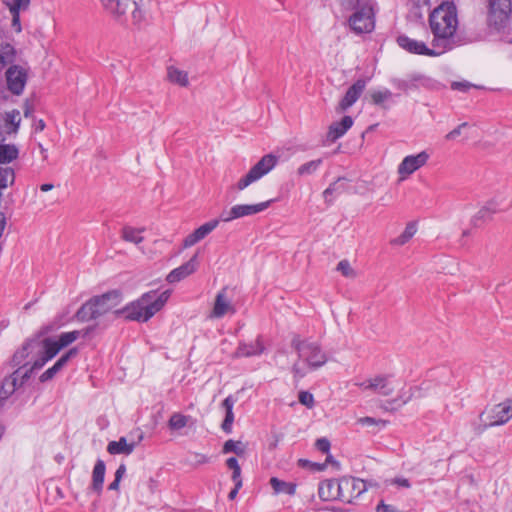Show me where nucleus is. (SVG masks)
<instances>
[{
    "mask_svg": "<svg viewBox=\"0 0 512 512\" xmlns=\"http://www.w3.org/2000/svg\"><path fill=\"white\" fill-rule=\"evenodd\" d=\"M121 301L120 291H108L84 303L76 312V318L85 322L112 312L115 317L124 316L126 320L145 322L160 310V294L157 290L145 293L139 300L122 309H115Z\"/></svg>",
    "mask_w": 512,
    "mask_h": 512,
    "instance_id": "f257e3e1",
    "label": "nucleus"
},
{
    "mask_svg": "<svg viewBox=\"0 0 512 512\" xmlns=\"http://www.w3.org/2000/svg\"><path fill=\"white\" fill-rule=\"evenodd\" d=\"M429 24L433 33L432 47L439 49L441 54L452 48L458 20L456 7L453 4H443L433 10L429 17Z\"/></svg>",
    "mask_w": 512,
    "mask_h": 512,
    "instance_id": "f03ea898",
    "label": "nucleus"
},
{
    "mask_svg": "<svg viewBox=\"0 0 512 512\" xmlns=\"http://www.w3.org/2000/svg\"><path fill=\"white\" fill-rule=\"evenodd\" d=\"M291 347L296 351L299 359L292 367V372L297 378H303L308 370H317L327 363V355L317 341L294 334Z\"/></svg>",
    "mask_w": 512,
    "mask_h": 512,
    "instance_id": "7ed1b4c3",
    "label": "nucleus"
},
{
    "mask_svg": "<svg viewBox=\"0 0 512 512\" xmlns=\"http://www.w3.org/2000/svg\"><path fill=\"white\" fill-rule=\"evenodd\" d=\"M278 158L273 154L264 155L246 175L238 180L235 188L239 191L246 189L249 185L268 174L277 164Z\"/></svg>",
    "mask_w": 512,
    "mask_h": 512,
    "instance_id": "20e7f679",
    "label": "nucleus"
},
{
    "mask_svg": "<svg viewBox=\"0 0 512 512\" xmlns=\"http://www.w3.org/2000/svg\"><path fill=\"white\" fill-rule=\"evenodd\" d=\"M348 25L355 34L370 33L375 28L374 3L364 4L361 8L351 11Z\"/></svg>",
    "mask_w": 512,
    "mask_h": 512,
    "instance_id": "39448f33",
    "label": "nucleus"
},
{
    "mask_svg": "<svg viewBox=\"0 0 512 512\" xmlns=\"http://www.w3.org/2000/svg\"><path fill=\"white\" fill-rule=\"evenodd\" d=\"M511 12V0H488L487 21L495 29L499 30L506 26Z\"/></svg>",
    "mask_w": 512,
    "mask_h": 512,
    "instance_id": "423d86ee",
    "label": "nucleus"
},
{
    "mask_svg": "<svg viewBox=\"0 0 512 512\" xmlns=\"http://www.w3.org/2000/svg\"><path fill=\"white\" fill-rule=\"evenodd\" d=\"M512 410L506 400L486 409L480 419L486 427L499 426L507 423L512 418Z\"/></svg>",
    "mask_w": 512,
    "mask_h": 512,
    "instance_id": "0eeeda50",
    "label": "nucleus"
},
{
    "mask_svg": "<svg viewBox=\"0 0 512 512\" xmlns=\"http://www.w3.org/2000/svg\"><path fill=\"white\" fill-rule=\"evenodd\" d=\"M345 484L347 481L325 480L319 484L318 495L324 501L339 499L350 503L351 500L344 494Z\"/></svg>",
    "mask_w": 512,
    "mask_h": 512,
    "instance_id": "6e6552de",
    "label": "nucleus"
},
{
    "mask_svg": "<svg viewBox=\"0 0 512 512\" xmlns=\"http://www.w3.org/2000/svg\"><path fill=\"white\" fill-rule=\"evenodd\" d=\"M21 123L20 112L17 109L0 113V143L18 133Z\"/></svg>",
    "mask_w": 512,
    "mask_h": 512,
    "instance_id": "1a4fd4ad",
    "label": "nucleus"
},
{
    "mask_svg": "<svg viewBox=\"0 0 512 512\" xmlns=\"http://www.w3.org/2000/svg\"><path fill=\"white\" fill-rule=\"evenodd\" d=\"M104 10L118 24L128 26L127 10L133 4L132 0H100Z\"/></svg>",
    "mask_w": 512,
    "mask_h": 512,
    "instance_id": "9d476101",
    "label": "nucleus"
},
{
    "mask_svg": "<svg viewBox=\"0 0 512 512\" xmlns=\"http://www.w3.org/2000/svg\"><path fill=\"white\" fill-rule=\"evenodd\" d=\"M428 159L429 154L426 151H421L416 155H408L404 157L397 168V172L400 175L401 180L406 179L416 170L423 167L427 163Z\"/></svg>",
    "mask_w": 512,
    "mask_h": 512,
    "instance_id": "9b49d317",
    "label": "nucleus"
},
{
    "mask_svg": "<svg viewBox=\"0 0 512 512\" xmlns=\"http://www.w3.org/2000/svg\"><path fill=\"white\" fill-rule=\"evenodd\" d=\"M6 82L8 90L14 95L22 94L27 82V72L19 65H11L6 73Z\"/></svg>",
    "mask_w": 512,
    "mask_h": 512,
    "instance_id": "f8f14e48",
    "label": "nucleus"
},
{
    "mask_svg": "<svg viewBox=\"0 0 512 512\" xmlns=\"http://www.w3.org/2000/svg\"><path fill=\"white\" fill-rule=\"evenodd\" d=\"M397 43L401 48L412 54L426 55L431 57L441 55V51H439V49L434 47L428 48L424 42L411 39L406 35L398 36Z\"/></svg>",
    "mask_w": 512,
    "mask_h": 512,
    "instance_id": "ddd939ff",
    "label": "nucleus"
},
{
    "mask_svg": "<svg viewBox=\"0 0 512 512\" xmlns=\"http://www.w3.org/2000/svg\"><path fill=\"white\" fill-rule=\"evenodd\" d=\"M366 87V81L358 79L352 86L348 88L344 97L339 102L336 110L338 113L346 111L351 107L360 97Z\"/></svg>",
    "mask_w": 512,
    "mask_h": 512,
    "instance_id": "4468645a",
    "label": "nucleus"
},
{
    "mask_svg": "<svg viewBox=\"0 0 512 512\" xmlns=\"http://www.w3.org/2000/svg\"><path fill=\"white\" fill-rule=\"evenodd\" d=\"M226 291L227 289L223 288L217 293L213 309L208 316L210 319H219L224 317L227 313H235V309L231 303V300L227 297Z\"/></svg>",
    "mask_w": 512,
    "mask_h": 512,
    "instance_id": "2eb2a0df",
    "label": "nucleus"
},
{
    "mask_svg": "<svg viewBox=\"0 0 512 512\" xmlns=\"http://www.w3.org/2000/svg\"><path fill=\"white\" fill-rule=\"evenodd\" d=\"M219 224V220H211L209 222L204 223L192 233L187 235L183 240V247L188 248L199 241L203 240L207 235H209Z\"/></svg>",
    "mask_w": 512,
    "mask_h": 512,
    "instance_id": "dca6fc26",
    "label": "nucleus"
},
{
    "mask_svg": "<svg viewBox=\"0 0 512 512\" xmlns=\"http://www.w3.org/2000/svg\"><path fill=\"white\" fill-rule=\"evenodd\" d=\"M197 266V254H195L189 261L172 270L167 275L166 280L170 284L177 283L194 273L197 269Z\"/></svg>",
    "mask_w": 512,
    "mask_h": 512,
    "instance_id": "f3484780",
    "label": "nucleus"
},
{
    "mask_svg": "<svg viewBox=\"0 0 512 512\" xmlns=\"http://www.w3.org/2000/svg\"><path fill=\"white\" fill-rule=\"evenodd\" d=\"M78 353L77 348H71L66 353H64L57 361L56 363L47 369L45 372L41 374L39 377V380L41 382H46L51 380L72 358L75 357Z\"/></svg>",
    "mask_w": 512,
    "mask_h": 512,
    "instance_id": "a211bd4d",
    "label": "nucleus"
},
{
    "mask_svg": "<svg viewBox=\"0 0 512 512\" xmlns=\"http://www.w3.org/2000/svg\"><path fill=\"white\" fill-rule=\"evenodd\" d=\"M41 347L40 336H36L27 340L21 349L17 350L13 355V363L21 365L23 361L33 352H39Z\"/></svg>",
    "mask_w": 512,
    "mask_h": 512,
    "instance_id": "6ab92c4d",
    "label": "nucleus"
},
{
    "mask_svg": "<svg viewBox=\"0 0 512 512\" xmlns=\"http://www.w3.org/2000/svg\"><path fill=\"white\" fill-rule=\"evenodd\" d=\"M353 125V119L350 116H344L340 122H334L330 125L327 138L335 142L342 137Z\"/></svg>",
    "mask_w": 512,
    "mask_h": 512,
    "instance_id": "aec40b11",
    "label": "nucleus"
},
{
    "mask_svg": "<svg viewBox=\"0 0 512 512\" xmlns=\"http://www.w3.org/2000/svg\"><path fill=\"white\" fill-rule=\"evenodd\" d=\"M365 389L373 390L383 396H389L393 393L394 387L391 385L387 376H376L375 378L369 379Z\"/></svg>",
    "mask_w": 512,
    "mask_h": 512,
    "instance_id": "412c9836",
    "label": "nucleus"
},
{
    "mask_svg": "<svg viewBox=\"0 0 512 512\" xmlns=\"http://www.w3.org/2000/svg\"><path fill=\"white\" fill-rule=\"evenodd\" d=\"M235 403L236 399L232 395L227 396L221 403V407L225 410V418L222 422L221 428L227 434L232 432V425L234 422L233 407Z\"/></svg>",
    "mask_w": 512,
    "mask_h": 512,
    "instance_id": "4be33fe9",
    "label": "nucleus"
},
{
    "mask_svg": "<svg viewBox=\"0 0 512 512\" xmlns=\"http://www.w3.org/2000/svg\"><path fill=\"white\" fill-rule=\"evenodd\" d=\"M272 202H273V200H269V201H266V202H261V203H258V204H238V205H234L237 219L245 217V216H251V215H255L257 213H260V212L264 211L265 209H267Z\"/></svg>",
    "mask_w": 512,
    "mask_h": 512,
    "instance_id": "5701e85b",
    "label": "nucleus"
},
{
    "mask_svg": "<svg viewBox=\"0 0 512 512\" xmlns=\"http://www.w3.org/2000/svg\"><path fill=\"white\" fill-rule=\"evenodd\" d=\"M106 465L103 460L98 459L92 471L91 489L98 495L101 494L103 489Z\"/></svg>",
    "mask_w": 512,
    "mask_h": 512,
    "instance_id": "b1692460",
    "label": "nucleus"
},
{
    "mask_svg": "<svg viewBox=\"0 0 512 512\" xmlns=\"http://www.w3.org/2000/svg\"><path fill=\"white\" fill-rule=\"evenodd\" d=\"M264 351L263 343L261 342L260 337H258L255 342L252 343H240L235 355L237 357H251L262 354Z\"/></svg>",
    "mask_w": 512,
    "mask_h": 512,
    "instance_id": "393cba45",
    "label": "nucleus"
},
{
    "mask_svg": "<svg viewBox=\"0 0 512 512\" xmlns=\"http://www.w3.org/2000/svg\"><path fill=\"white\" fill-rule=\"evenodd\" d=\"M135 446V442L128 443L125 437H121L118 441L108 443L107 452L111 455H130L134 451Z\"/></svg>",
    "mask_w": 512,
    "mask_h": 512,
    "instance_id": "a878e982",
    "label": "nucleus"
},
{
    "mask_svg": "<svg viewBox=\"0 0 512 512\" xmlns=\"http://www.w3.org/2000/svg\"><path fill=\"white\" fill-rule=\"evenodd\" d=\"M370 103L382 109H389V103L392 102L393 93L388 89L371 90L369 92Z\"/></svg>",
    "mask_w": 512,
    "mask_h": 512,
    "instance_id": "bb28decb",
    "label": "nucleus"
},
{
    "mask_svg": "<svg viewBox=\"0 0 512 512\" xmlns=\"http://www.w3.org/2000/svg\"><path fill=\"white\" fill-rule=\"evenodd\" d=\"M342 481L348 482V484H345L344 490H351L352 495L349 498L350 500L351 498L359 497L360 495L367 491V481L363 479L350 477L343 478Z\"/></svg>",
    "mask_w": 512,
    "mask_h": 512,
    "instance_id": "cd10ccee",
    "label": "nucleus"
},
{
    "mask_svg": "<svg viewBox=\"0 0 512 512\" xmlns=\"http://www.w3.org/2000/svg\"><path fill=\"white\" fill-rule=\"evenodd\" d=\"M19 371H14L10 377L6 378L0 387V400L10 397L18 388Z\"/></svg>",
    "mask_w": 512,
    "mask_h": 512,
    "instance_id": "c85d7f7f",
    "label": "nucleus"
},
{
    "mask_svg": "<svg viewBox=\"0 0 512 512\" xmlns=\"http://www.w3.org/2000/svg\"><path fill=\"white\" fill-rule=\"evenodd\" d=\"M167 79L171 83L179 85L180 87H187L189 85L187 72L174 66L167 67Z\"/></svg>",
    "mask_w": 512,
    "mask_h": 512,
    "instance_id": "c756f323",
    "label": "nucleus"
},
{
    "mask_svg": "<svg viewBox=\"0 0 512 512\" xmlns=\"http://www.w3.org/2000/svg\"><path fill=\"white\" fill-rule=\"evenodd\" d=\"M40 343L41 347L38 353H42L48 361L55 357L62 349L57 341L48 337L44 339L40 338Z\"/></svg>",
    "mask_w": 512,
    "mask_h": 512,
    "instance_id": "7c9ffc66",
    "label": "nucleus"
},
{
    "mask_svg": "<svg viewBox=\"0 0 512 512\" xmlns=\"http://www.w3.org/2000/svg\"><path fill=\"white\" fill-rule=\"evenodd\" d=\"M270 485L275 494L294 495L296 491V485L294 483L286 482L276 477L270 479Z\"/></svg>",
    "mask_w": 512,
    "mask_h": 512,
    "instance_id": "2f4dec72",
    "label": "nucleus"
},
{
    "mask_svg": "<svg viewBox=\"0 0 512 512\" xmlns=\"http://www.w3.org/2000/svg\"><path fill=\"white\" fill-rule=\"evenodd\" d=\"M131 8V22H128L127 27L132 26L135 29H142L147 24L145 14L135 1H133Z\"/></svg>",
    "mask_w": 512,
    "mask_h": 512,
    "instance_id": "473e14b6",
    "label": "nucleus"
},
{
    "mask_svg": "<svg viewBox=\"0 0 512 512\" xmlns=\"http://www.w3.org/2000/svg\"><path fill=\"white\" fill-rule=\"evenodd\" d=\"M417 232V225L415 222H409L406 227H405V230L403 231V233L401 235H399L398 237L394 238V239H391L390 240V244L393 245V246H403L405 245L407 242L410 241V239L416 234Z\"/></svg>",
    "mask_w": 512,
    "mask_h": 512,
    "instance_id": "72a5a7b5",
    "label": "nucleus"
},
{
    "mask_svg": "<svg viewBox=\"0 0 512 512\" xmlns=\"http://www.w3.org/2000/svg\"><path fill=\"white\" fill-rule=\"evenodd\" d=\"M16 56L15 48L9 44L0 45V71H2L8 64L14 62Z\"/></svg>",
    "mask_w": 512,
    "mask_h": 512,
    "instance_id": "f704fd0d",
    "label": "nucleus"
},
{
    "mask_svg": "<svg viewBox=\"0 0 512 512\" xmlns=\"http://www.w3.org/2000/svg\"><path fill=\"white\" fill-rule=\"evenodd\" d=\"M19 150L14 144L0 143V164L10 163L18 157Z\"/></svg>",
    "mask_w": 512,
    "mask_h": 512,
    "instance_id": "c9c22d12",
    "label": "nucleus"
},
{
    "mask_svg": "<svg viewBox=\"0 0 512 512\" xmlns=\"http://www.w3.org/2000/svg\"><path fill=\"white\" fill-rule=\"evenodd\" d=\"M346 189L344 179L339 178L335 182L329 185L323 192V196L326 202H332L334 196L342 194Z\"/></svg>",
    "mask_w": 512,
    "mask_h": 512,
    "instance_id": "e433bc0d",
    "label": "nucleus"
},
{
    "mask_svg": "<svg viewBox=\"0 0 512 512\" xmlns=\"http://www.w3.org/2000/svg\"><path fill=\"white\" fill-rule=\"evenodd\" d=\"M495 212L496 209L491 207V205L484 206L471 218V224L474 227H479L489 220Z\"/></svg>",
    "mask_w": 512,
    "mask_h": 512,
    "instance_id": "4c0bfd02",
    "label": "nucleus"
},
{
    "mask_svg": "<svg viewBox=\"0 0 512 512\" xmlns=\"http://www.w3.org/2000/svg\"><path fill=\"white\" fill-rule=\"evenodd\" d=\"M142 230L133 228L131 226H124L121 231V237L126 242H131L136 245L143 241L141 236Z\"/></svg>",
    "mask_w": 512,
    "mask_h": 512,
    "instance_id": "58836bf2",
    "label": "nucleus"
},
{
    "mask_svg": "<svg viewBox=\"0 0 512 512\" xmlns=\"http://www.w3.org/2000/svg\"><path fill=\"white\" fill-rule=\"evenodd\" d=\"M420 75H413L410 79H392V84L401 91H408L411 88H416V83L421 80Z\"/></svg>",
    "mask_w": 512,
    "mask_h": 512,
    "instance_id": "ea45409f",
    "label": "nucleus"
},
{
    "mask_svg": "<svg viewBox=\"0 0 512 512\" xmlns=\"http://www.w3.org/2000/svg\"><path fill=\"white\" fill-rule=\"evenodd\" d=\"M189 419L190 416H186L181 413H174L168 421V427L172 431H178L187 425Z\"/></svg>",
    "mask_w": 512,
    "mask_h": 512,
    "instance_id": "a19ab883",
    "label": "nucleus"
},
{
    "mask_svg": "<svg viewBox=\"0 0 512 512\" xmlns=\"http://www.w3.org/2000/svg\"><path fill=\"white\" fill-rule=\"evenodd\" d=\"M321 163H322L321 159H316V160H312V161L306 162V163L302 164L297 169V174L299 176L312 175V174H314L318 170V168L320 167Z\"/></svg>",
    "mask_w": 512,
    "mask_h": 512,
    "instance_id": "79ce46f5",
    "label": "nucleus"
},
{
    "mask_svg": "<svg viewBox=\"0 0 512 512\" xmlns=\"http://www.w3.org/2000/svg\"><path fill=\"white\" fill-rule=\"evenodd\" d=\"M373 4V0H340V6L343 11L351 12L361 8L364 4Z\"/></svg>",
    "mask_w": 512,
    "mask_h": 512,
    "instance_id": "37998d69",
    "label": "nucleus"
},
{
    "mask_svg": "<svg viewBox=\"0 0 512 512\" xmlns=\"http://www.w3.org/2000/svg\"><path fill=\"white\" fill-rule=\"evenodd\" d=\"M245 452V448L240 441H234L232 439L227 440L223 446V453H235L236 455H242Z\"/></svg>",
    "mask_w": 512,
    "mask_h": 512,
    "instance_id": "c03bdc74",
    "label": "nucleus"
},
{
    "mask_svg": "<svg viewBox=\"0 0 512 512\" xmlns=\"http://www.w3.org/2000/svg\"><path fill=\"white\" fill-rule=\"evenodd\" d=\"M80 331H70V332H64L62 333L60 336H59V339L57 340V342L59 343L60 347L61 348H64L66 346H68L69 344H71L72 342H74L75 340L78 339V337L80 336Z\"/></svg>",
    "mask_w": 512,
    "mask_h": 512,
    "instance_id": "a18cd8bd",
    "label": "nucleus"
},
{
    "mask_svg": "<svg viewBox=\"0 0 512 512\" xmlns=\"http://www.w3.org/2000/svg\"><path fill=\"white\" fill-rule=\"evenodd\" d=\"M337 271L347 278H354L356 273L347 260H341L337 264Z\"/></svg>",
    "mask_w": 512,
    "mask_h": 512,
    "instance_id": "49530a36",
    "label": "nucleus"
},
{
    "mask_svg": "<svg viewBox=\"0 0 512 512\" xmlns=\"http://www.w3.org/2000/svg\"><path fill=\"white\" fill-rule=\"evenodd\" d=\"M4 3L9 7V11H16L20 13L21 10L28 9L30 0H13L12 3L4 1Z\"/></svg>",
    "mask_w": 512,
    "mask_h": 512,
    "instance_id": "de8ad7c7",
    "label": "nucleus"
},
{
    "mask_svg": "<svg viewBox=\"0 0 512 512\" xmlns=\"http://www.w3.org/2000/svg\"><path fill=\"white\" fill-rule=\"evenodd\" d=\"M299 402L308 408H312L314 405V397L310 392L301 391L299 393Z\"/></svg>",
    "mask_w": 512,
    "mask_h": 512,
    "instance_id": "09e8293b",
    "label": "nucleus"
},
{
    "mask_svg": "<svg viewBox=\"0 0 512 512\" xmlns=\"http://www.w3.org/2000/svg\"><path fill=\"white\" fill-rule=\"evenodd\" d=\"M237 219L235 207H231L229 210H223L217 220L222 222H230Z\"/></svg>",
    "mask_w": 512,
    "mask_h": 512,
    "instance_id": "8fccbe9b",
    "label": "nucleus"
},
{
    "mask_svg": "<svg viewBox=\"0 0 512 512\" xmlns=\"http://www.w3.org/2000/svg\"><path fill=\"white\" fill-rule=\"evenodd\" d=\"M472 87H474V86L468 81H454L451 83V88L453 90H457V91H461V92H467Z\"/></svg>",
    "mask_w": 512,
    "mask_h": 512,
    "instance_id": "3c124183",
    "label": "nucleus"
},
{
    "mask_svg": "<svg viewBox=\"0 0 512 512\" xmlns=\"http://www.w3.org/2000/svg\"><path fill=\"white\" fill-rule=\"evenodd\" d=\"M358 422L362 425H381L384 427L387 424V421L381 419H375L372 417H362L358 419Z\"/></svg>",
    "mask_w": 512,
    "mask_h": 512,
    "instance_id": "603ef678",
    "label": "nucleus"
},
{
    "mask_svg": "<svg viewBox=\"0 0 512 512\" xmlns=\"http://www.w3.org/2000/svg\"><path fill=\"white\" fill-rule=\"evenodd\" d=\"M315 446L322 453H328L330 450V442L325 437L317 439Z\"/></svg>",
    "mask_w": 512,
    "mask_h": 512,
    "instance_id": "864d4df0",
    "label": "nucleus"
},
{
    "mask_svg": "<svg viewBox=\"0 0 512 512\" xmlns=\"http://www.w3.org/2000/svg\"><path fill=\"white\" fill-rule=\"evenodd\" d=\"M16 371H19L18 374V387L22 386L32 375L33 370L30 367L29 369H26L24 372L20 369H17Z\"/></svg>",
    "mask_w": 512,
    "mask_h": 512,
    "instance_id": "5fc2aeb1",
    "label": "nucleus"
},
{
    "mask_svg": "<svg viewBox=\"0 0 512 512\" xmlns=\"http://www.w3.org/2000/svg\"><path fill=\"white\" fill-rule=\"evenodd\" d=\"M386 483L390 484V485H397V486L404 487V488H409L411 486L409 480L406 478H403V477H396V478L387 480Z\"/></svg>",
    "mask_w": 512,
    "mask_h": 512,
    "instance_id": "6e6d98bb",
    "label": "nucleus"
},
{
    "mask_svg": "<svg viewBox=\"0 0 512 512\" xmlns=\"http://www.w3.org/2000/svg\"><path fill=\"white\" fill-rule=\"evenodd\" d=\"M468 125V123L464 122L462 124H460L459 126H457L455 129H453L452 131H450L447 135H446V139L447 140H454L456 139V137H458L461 133H462V129L464 127H466Z\"/></svg>",
    "mask_w": 512,
    "mask_h": 512,
    "instance_id": "4d7b16f0",
    "label": "nucleus"
},
{
    "mask_svg": "<svg viewBox=\"0 0 512 512\" xmlns=\"http://www.w3.org/2000/svg\"><path fill=\"white\" fill-rule=\"evenodd\" d=\"M10 13L12 15V27L17 33L21 32L20 13L16 11H10Z\"/></svg>",
    "mask_w": 512,
    "mask_h": 512,
    "instance_id": "13d9d810",
    "label": "nucleus"
},
{
    "mask_svg": "<svg viewBox=\"0 0 512 512\" xmlns=\"http://www.w3.org/2000/svg\"><path fill=\"white\" fill-rule=\"evenodd\" d=\"M46 362H48V360L45 358L44 355H41L38 359H36L33 362L31 368H32L33 371L41 369L46 364Z\"/></svg>",
    "mask_w": 512,
    "mask_h": 512,
    "instance_id": "bf43d9fd",
    "label": "nucleus"
},
{
    "mask_svg": "<svg viewBox=\"0 0 512 512\" xmlns=\"http://www.w3.org/2000/svg\"><path fill=\"white\" fill-rule=\"evenodd\" d=\"M377 512H396V509L392 507L391 505L385 504L383 501H381L377 507Z\"/></svg>",
    "mask_w": 512,
    "mask_h": 512,
    "instance_id": "052dcab7",
    "label": "nucleus"
},
{
    "mask_svg": "<svg viewBox=\"0 0 512 512\" xmlns=\"http://www.w3.org/2000/svg\"><path fill=\"white\" fill-rule=\"evenodd\" d=\"M232 480L234 481L235 485H237V488H240L242 486L241 481V468L232 470Z\"/></svg>",
    "mask_w": 512,
    "mask_h": 512,
    "instance_id": "680f3d73",
    "label": "nucleus"
},
{
    "mask_svg": "<svg viewBox=\"0 0 512 512\" xmlns=\"http://www.w3.org/2000/svg\"><path fill=\"white\" fill-rule=\"evenodd\" d=\"M226 465L231 470H235V469L240 468V466L238 464V461H237V459L235 457L228 458L227 461H226Z\"/></svg>",
    "mask_w": 512,
    "mask_h": 512,
    "instance_id": "e2e57ef3",
    "label": "nucleus"
},
{
    "mask_svg": "<svg viewBox=\"0 0 512 512\" xmlns=\"http://www.w3.org/2000/svg\"><path fill=\"white\" fill-rule=\"evenodd\" d=\"M125 473H126V466H125V464H120L119 467L117 468L116 472H115V478L121 480Z\"/></svg>",
    "mask_w": 512,
    "mask_h": 512,
    "instance_id": "0e129e2a",
    "label": "nucleus"
},
{
    "mask_svg": "<svg viewBox=\"0 0 512 512\" xmlns=\"http://www.w3.org/2000/svg\"><path fill=\"white\" fill-rule=\"evenodd\" d=\"M195 461L197 464H204L208 462V457L203 454H195Z\"/></svg>",
    "mask_w": 512,
    "mask_h": 512,
    "instance_id": "69168bd1",
    "label": "nucleus"
},
{
    "mask_svg": "<svg viewBox=\"0 0 512 512\" xmlns=\"http://www.w3.org/2000/svg\"><path fill=\"white\" fill-rule=\"evenodd\" d=\"M32 112H33L32 106L28 103V101H26L25 105H24V116L30 117L32 115Z\"/></svg>",
    "mask_w": 512,
    "mask_h": 512,
    "instance_id": "338daca9",
    "label": "nucleus"
},
{
    "mask_svg": "<svg viewBox=\"0 0 512 512\" xmlns=\"http://www.w3.org/2000/svg\"><path fill=\"white\" fill-rule=\"evenodd\" d=\"M120 479L114 478L113 482H111L108 486L109 490H118L120 485Z\"/></svg>",
    "mask_w": 512,
    "mask_h": 512,
    "instance_id": "774afa93",
    "label": "nucleus"
}]
</instances>
